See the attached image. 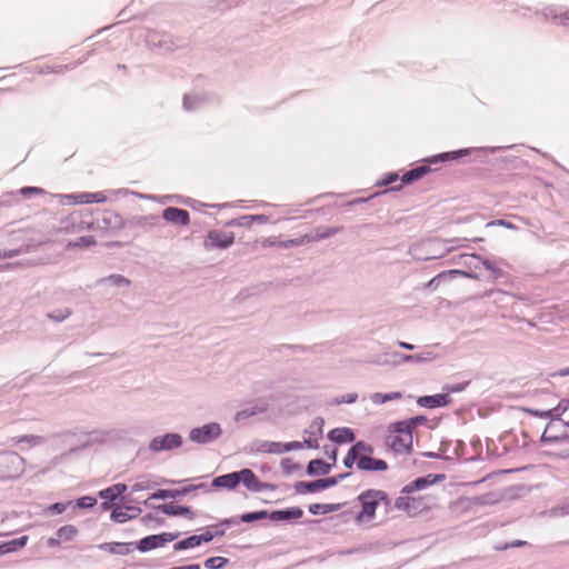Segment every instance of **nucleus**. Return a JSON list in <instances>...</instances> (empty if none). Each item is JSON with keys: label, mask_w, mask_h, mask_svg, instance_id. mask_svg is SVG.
I'll return each instance as SVG.
<instances>
[{"label": "nucleus", "mask_w": 569, "mask_h": 569, "mask_svg": "<svg viewBox=\"0 0 569 569\" xmlns=\"http://www.w3.org/2000/svg\"><path fill=\"white\" fill-rule=\"evenodd\" d=\"M443 479V475H427L417 478L402 488L400 496L395 501V507L409 516H417L430 510L435 499L419 492Z\"/></svg>", "instance_id": "1"}, {"label": "nucleus", "mask_w": 569, "mask_h": 569, "mask_svg": "<svg viewBox=\"0 0 569 569\" xmlns=\"http://www.w3.org/2000/svg\"><path fill=\"white\" fill-rule=\"evenodd\" d=\"M386 446L396 453H408L412 448L411 425L401 421L388 427V435L385 439Z\"/></svg>", "instance_id": "2"}, {"label": "nucleus", "mask_w": 569, "mask_h": 569, "mask_svg": "<svg viewBox=\"0 0 569 569\" xmlns=\"http://www.w3.org/2000/svg\"><path fill=\"white\" fill-rule=\"evenodd\" d=\"M358 501L361 505L360 512L356 516L359 523L369 522L376 516L377 507L383 502L390 503L388 495L383 490L368 489L358 496Z\"/></svg>", "instance_id": "3"}, {"label": "nucleus", "mask_w": 569, "mask_h": 569, "mask_svg": "<svg viewBox=\"0 0 569 569\" xmlns=\"http://www.w3.org/2000/svg\"><path fill=\"white\" fill-rule=\"evenodd\" d=\"M359 459L358 469L362 471H386L388 463L385 460L372 458L373 446L365 441H358L352 446Z\"/></svg>", "instance_id": "4"}, {"label": "nucleus", "mask_w": 569, "mask_h": 569, "mask_svg": "<svg viewBox=\"0 0 569 569\" xmlns=\"http://www.w3.org/2000/svg\"><path fill=\"white\" fill-rule=\"evenodd\" d=\"M94 227L92 213L88 210L70 213L63 221L61 231L64 233H77L91 230Z\"/></svg>", "instance_id": "5"}, {"label": "nucleus", "mask_w": 569, "mask_h": 569, "mask_svg": "<svg viewBox=\"0 0 569 569\" xmlns=\"http://www.w3.org/2000/svg\"><path fill=\"white\" fill-rule=\"evenodd\" d=\"M233 232L214 229L207 233L203 246L207 250H212L216 248L226 249L233 243Z\"/></svg>", "instance_id": "6"}, {"label": "nucleus", "mask_w": 569, "mask_h": 569, "mask_svg": "<svg viewBox=\"0 0 569 569\" xmlns=\"http://www.w3.org/2000/svg\"><path fill=\"white\" fill-rule=\"evenodd\" d=\"M237 473L239 477V483L242 482L243 486L251 491L262 492L276 490L274 485L261 482L251 469H242Z\"/></svg>", "instance_id": "7"}, {"label": "nucleus", "mask_w": 569, "mask_h": 569, "mask_svg": "<svg viewBox=\"0 0 569 569\" xmlns=\"http://www.w3.org/2000/svg\"><path fill=\"white\" fill-rule=\"evenodd\" d=\"M339 230H340V228H317V229H315L312 234H305L297 239H290V240L283 241V242H281V246L284 248H288V247L301 246L305 243H309L311 241H318V240H321V239H325V238L336 234Z\"/></svg>", "instance_id": "8"}, {"label": "nucleus", "mask_w": 569, "mask_h": 569, "mask_svg": "<svg viewBox=\"0 0 569 569\" xmlns=\"http://www.w3.org/2000/svg\"><path fill=\"white\" fill-rule=\"evenodd\" d=\"M567 439V425L561 419L551 420L541 435V441L560 442Z\"/></svg>", "instance_id": "9"}, {"label": "nucleus", "mask_w": 569, "mask_h": 569, "mask_svg": "<svg viewBox=\"0 0 569 569\" xmlns=\"http://www.w3.org/2000/svg\"><path fill=\"white\" fill-rule=\"evenodd\" d=\"M221 435V428L218 423H208L196 428L190 432V439L198 443H208Z\"/></svg>", "instance_id": "10"}, {"label": "nucleus", "mask_w": 569, "mask_h": 569, "mask_svg": "<svg viewBox=\"0 0 569 569\" xmlns=\"http://www.w3.org/2000/svg\"><path fill=\"white\" fill-rule=\"evenodd\" d=\"M63 199L68 203L72 204H89V203H102L107 201L108 197L103 191L98 192H77L64 194Z\"/></svg>", "instance_id": "11"}, {"label": "nucleus", "mask_w": 569, "mask_h": 569, "mask_svg": "<svg viewBox=\"0 0 569 569\" xmlns=\"http://www.w3.org/2000/svg\"><path fill=\"white\" fill-rule=\"evenodd\" d=\"M179 537V532H163L161 535L148 536L140 540L139 549L141 551H149L159 547H162L166 542L176 540Z\"/></svg>", "instance_id": "12"}, {"label": "nucleus", "mask_w": 569, "mask_h": 569, "mask_svg": "<svg viewBox=\"0 0 569 569\" xmlns=\"http://www.w3.org/2000/svg\"><path fill=\"white\" fill-rule=\"evenodd\" d=\"M181 437L177 433H167L151 441L150 448L154 451L169 450L181 446Z\"/></svg>", "instance_id": "13"}, {"label": "nucleus", "mask_w": 569, "mask_h": 569, "mask_svg": "<svg viewBox=\"0 0 569 569\" xmlns=\"http://www.w3.org/2000/svg\"><path fill=\"white\" fill-rule=\"evenodd\" d=\"M162 218L171 223L187 226L190 222V214L187 210L169 207L163 210Z\"/></svg>", "instance_id": "14"}, {"label": "nucleus", "mask_w": 569, "mask_h": 569, "mask_svg": "<svg viewBox=\"0 0 569 569\" xmlns=\"http://www.w3.org/2000/svg\"><path fill=\"white\" fill-rule=\"evenodd\" d=\"M213 539V535L210 531H204L201 535H194L188 537L174 545V550H186L200 546L202 542H209Z\"/></svg>", "instance_id": "15"}, {"label": "nucleus", "mask_w": 569, "mask_h": 569, "mask_svg": "<svg viewBox=\"0 0 569 569\" xmlns=\"http://www.w3.org/2000/svg\"><path fill=\"white\" fill-rule=\"evenodd\" d=\"M141 513V509L138 507L129 506L126 508H114L111 512V519L114 522L123 523L128 520L137 518Z\"/></svg>", "instance_id": "16"}, {"label": "nucleus", "mask_w": 569, "mask_h": 569, "mask_svg": "<svg viewBox=\"0 0 569 569\" xmlns=\"http://www.w3.org/2000/svg\"><path fill=\"white\" fill-rule=\"evenodd\" d=\"M303 511L298 507H292L287 510H277L271 513H268V517L272 521H284V520H296L301 518Z\"/></svg>", "instance_id": "17"}, {"label": "nucleus", "mask_w": 569, "mask_h": 569, "mask_svg": "<svg viewBox=\"0 0 569 569\" xmlns=\"http://www.w3.org/2000/svg\"><path fill=\"white\" fill-rule=\"evenodd\" d=\"M158 509L168 516H184L190 519L193 518V513L189 507L179 506L173 502L160 505Z\"/></svg>", "instance_id": "18"}, {"label": "nucleus", "mask_w": 569, "mask_h": 569, "mask_svg": "<svg viewBox=\"0 0 569 569\" xmlns=\"http://www.w3.org/2000/svg\"><path fill=\"white\" fill-rule=\"evenodd\" d=\"M239 485V477L237 472H231L216 477L212 481V486L217 488H226L229 490L234 489Z\"/></svg>", "instance_id": "19"}, {"label": "nucleus", "mask_w": 569, "mask_h": 569, "mask_svg": "<svg viewBox=\"0 0 569 569\" xmlns=\"http://www.w3.org/2000/svg\"><path fill=\"white\" fill-rule=\"evenodd\" d=\"M430 172V167L427 164L419 166L406 172L401 177L402 184L411 183L416 180L421 179L423 176Z\"/></svg>", "instance_id": "20"}, {"label": "nucleus", "mask_w": 569, "mask_h": 569, "mask_svg": "<svg viewBox=\"0 0 569 569\" xmlns=\"http://www.w3.org/2000/svg\"><path fill=\"white\" fill-rule=\"evenodd\" d=\"M127 490V486L124 483H116L112 485L99 492L100 498L113 501L120 495H122Z\"/></svg>", "instance_id": "21"}, {"label": "nucleus", "mask_w": 569, "mask_h": 569, "mask_svg": "<svg viewBox=\"0 0 569 569\" xmlns=\"http://www.w3.org/2000/svg\"><path fill=\"white\" fill-rule=\"evenodd\" d=\"M418 403L427 408H436L447 405L446 395L425 396L418 399Z\"/></svg>", "instance_id": "22"}, {"label": "nucleus", "mask_w": 569, "mask_h": 569, "mask_svg": "<svg viewBox=\"0 0 569 569\" xmlns=\"http://www.w3.org/2000/svg\"><path fill=\"white\" fill-rule=\"evenodd\" d=\"M329 438L332 441H336V442H339V443L352 442L355 440V435L348 428H338V429H333L329 433Z\"/></svg>", "instance_id": "23"}, {"label": "nucleus", "mask_w": 569, "mask_h": 569, "mask_svg": "<svg viewBox=\"0 0 569 569\" xmlns=\"http://www.w3.org/2000/svg\"><path fill=\"white\" fill-rule=\"evenodd\" d=\"M468 153H469V151L467 149H461V150L452 151V152H445V153H441V154H438V156L427 159L426 162L427 163H437L440 161L443 162V161H448V160H455L462 156H467Z\"/></svg>", "instance_id": "24"}, {"label": "nucleus", "mask_w": 569, "mask_h": 569, "mask_svg": "<svg viewBox=\"0 0 569 569\" xmlns=\"http://www.w3.org/2000/svg\"><path fill=\"white\" fill-rule=\"evenodd\" d=\"M330 463H326L321 459H315L309 462L307 470L309 475H327L330 472Z\"/></svg>", "instance_id": "25"}, {"label": "nucleus", "mask_w": 569, "mask_h": 569, "mask_svg": "<svg viewBox=\"0 0 569 569\" xmlns=\"http://www.w3.org/2000/svg\"><path fill=\"white\" fill-rule=\"evenodd\" d=\"M97 241L92 236H82L67 243V249H86L96 246Z\"/></svg>", "instance_id": "26"}, {"label": "nucleus", "mask_w": 569, "mask_h": 569, "mask_svg": "<svg viewBox=\"0 0 569 569\" xmlns=\"http://www.w3.org/2000/svg\"><path fill=\"white\" fill-rule=\"evenodd\" d=\"M192 489H196V487L193 486H190L188 488H183L182 490L180 491H173V490H164V489H161V490H158L157 492L152 493L148 500H151V499H167V498H174L177 497L178 495H184L189 491H191Z\"/></svg>", "instance_id": "27"}, {"label": "nucleus", "mask_w": 569, "mask_h": 569, "mask_svg": "<svg viewBox=\"0 0 569 569\" xmlns=\"http://www.w3.org/2000/svg\"><path fill=\"white\" fill-rule=\"evenodd\" d=\"M56 536L60 538L61 542H69L78 536V529L73 525H67L59 528Z\"/></svg>", "instance_id": "28"}, {"label": "nucleus", "mask_w": 569, "mask_h": 569, "mask_svg": "<svg viewBox=\"0 0 569 569\" xmlns=\"http://www.w3.org/2000/svg\"><path fill=\"white\" fill-rule=\"evenodd\" d=\"M401 397H402V395L400 392H390V393L376 392L375 395H372L371 400L376 405H383L387 401L401 399Z\"/></svg>", "instance_id": "29"}, {"label": "nucleus", "mask_w": 569, "mask_h": 569, "mask_svg": "<svg viewBox=\"0 0 569 569\" xmlns=\"http://www.w3.org/2000/svg\"><path fill=\"white\" fill-rule=\"evenodd\" d=\"M266 518H268V511L261 510V511H256V512L243 513L240 519L242 522H252V521L261 520V519H266Z\"/></svg>", "instance_id": "30"}, {"label": "nucleus", "mask_w": 569, "mask_h": 569, "mask_svg": "<svg viewBox=\"0 0 569 569\" xmlns=\"http://www.w3.org/2000/svg\"><path fill=\"white\" fill-rule=\"evenodd\" d=\"M227 562V559L223 557H211L204 561V567L208 569H220Z\"/></svg>", "instance_id": "31"}, {"label": "nucleus", "mask_w": 569, "mask_h": 569, "mask_svg": "<svg viewBox=\"0 0 569 569\" xmlns=\"http://www.w3.org/2000/svg\"><path fill=\"white\" fill-rule=\"evenodd\" d=\"M552 20L558 26L569 27V10L555 14Z\"/></svg>", "instance_id": "32"}, {"label": "nucleus", "mask_w": 569, "mask_h": 569, "mask_svg": "<svg viewBox=\"0 0 569 569\" xmlns=\"http://www.w3.org/2000/svg\"><path fill=\"white\" fill-rule=\"evenodd\" d=\"M358 463H359V459L357 458V455H356L355 450L351 447L349 449V451L347 452L346 457L343 458V465L347 468H352L353 465L358 466Z\"/></svg>", "instance_id": "33"}, {"label": "nucleus", "mask_w": 569, "mask_h": 569, "mask_svg": "<svg viewBox=\"0 0 569 569\" xmlns=\"http://www.w3.org/2000/svg\"><path fill=\"white\" fill-rule=\"evenodd\" d=\"M20 194L23 197H30L34 194H42L44 191L41 188L38 187H24L19 190Z\"/></svg>", "instance_id": "34"}, {"label": "nucleus", "mask_w": 569, "mask_h": 569, "mask_svg": "<svg viewBox=\"0 0 569 569\" xmlns=\"http://www.w3.org/2000/svg\"><path fill=\"white\" fill-rule=\"evenodd\" d=\"M70 315H71V311L69 309H64V310H58L52 313H49L48 317L56 321H62L66 318H68Z\"/></svg>", "instance_id": "35"}, {"label": "nucleus", "mask_w": 569, "mask_h": 569, "mask_svg": "<svg viewBox=\"0 0 569 569\" xmlns=\"http://www.w3.org/2000/svg\"><path fill=\"white\" fill-rule=\"evenodd\" d=\"M527 545V541L525 540H515L512 542H508V543H505L502 546H498L496 547L497 550L499 551H503V550H507L509 548H518V547H523Z\"/></svg>", "instance_id": "36"}, {"label": "nucleus", "mask_w": 569, "mask_h": 569, "mask_svg": "<svg viewBox=\"0 0 569 569\" xmlns=\"http://www.w3.org/2000/svg\"><path fill=\"white\" fill-rule=\"evenodd\" d=\"M266 451L271 453H283L284 452V443L281 442H271L268 445Z\"/></svg>", "instance_id": "37"}, {"label": "nucleus", "mask_w": 569, "mask_h": 569, "mask_svg": "<svg viewBox=\"0 0 569 569\" xmlns=\"http://www.w3.org/2000/svg\"><path fill=\"white\" fill-rule=\"evenodd\" d=\"M323 485L325 483H322V479H319V480L306 483V489L309 492H316L319 490H323Z\"/></svg>", "instance_id": "38"}, {"label": "nucleus", "mask_w": 569, "mask_h": 569, "mask_svg": "<svg viewBox=\"0 0 569 569\" xmlns=\"http://www.w3.org/2000/svg\"><path fill=\"white\" fill-rule=\"evenodd\" d=\"M97 503V499L92 497H82L78 499V506L80 508H90Z\"/></svg>", "instance_id": "39"}, {"label": "nucleus", "mask_w": 569, "mask_h": 569, "mask_svg": "<svg viewBox=\"0 0 569 569\" xmlns=\"http://www.w3.org/2000/svg\"><path fill=\"white\" fill-rule=\"evenodd\" d=\"M331 510H332V508H330L328 505L315 503V505L309 506V511L313 515H318L320 511L329 512Z\"/></svg>", "instance_id": "40"}, {"label": "nucleus", "mask_w": 569, "mask_h": 569, "mask_svg": "<svg viewBox=\"0 0 569 569\" xmlns=\"http://www.w3.org/2000/svg\"><path fill=\"white\" fill-rule=\"evenodd\" d=\"M153 487V483L149 480L134 483L131 489L132 491L149 490Z\"/></svg>", "instance_id": "41"}, {"label": "nucleus", "mask_w": 569, "mask_h": 569, "mask_svg": "<svg viewBox=\"0 0 569 569\" xmlns=\"http://www.w3.org/2000/svg\"><path fill=\"white\" fill-rule=\"evenodd\" d=\"M18 550L17 546H13V540L4 542L0 546V555L13 552Z\"/></svg>", "instance_id": "42"}, {"label": "nucleus", "mask_w": 569, "mask_h": 569, "mask_svg": "<svg viewBox=\"0 0 569 569\" xmlns=\"http://www.w3.org/2000/svg\"><path fill=\"white\" fill-rule=\"evenodd\" d=\"M109 280L117 286L129 284V281L121 276H111Z\"/></svg>", "instance_id": "43"}, {"label": "nucleus", "mask_w": 569, "mask_h": 569, "mask_svg": "<svg viewBox=\"0 0 569 569\" xmlns=\"http://www.w3.org/2000/svg\"><path fill=\"white\" fill-rule=\"evenodd\" d=\"M301 448H302V443L299 441H292V442L284 443V452L290 451V450H299Z\"/></svg>", "instance_id": "44"}, {"label": "nucleus", "mask_w": 569, "mask_h": 569, "mask_svg": "<svg viewBox=\"0 0 569 569\" xmlns=\"http://www.w3.org/2000/svg\"><path fill=\"white\" fill-rule=\"evenodd\" d=\"M66 509H67L66 505L61 503V502L53 503L49 507V510H51L56 513H62L66 511Z\"/></svg>", "instance_id": "45"}, {"label": "nucleus", "mask_w": 569, "mask_h": 569, "mask_svg": "<svg viewBox=\"0 0 569 569\" xmlns=\"http://www.w3.org/2000/svg\"><path fill=\"white\" fill-rule=\"evenodd\" d=\"M489 224L490 226H501V227H506V228H509V229H513L515 228V226L511 222H509L507 220H503V219L491 221Z\"/></svg>", "instance_id": "46"}, {"label": "nucleus", "mask_w": 569, "mask_h": 569, "mask_svg": "<svg viewBox=\"0 0 569 569\" xmlns=\"http://www.w3.org/2000/svg\"><path fill=\"white\" fill-rule=\"evenodd\" d=\"M398 180V174L397 173H389L386 176V178L382 180V184L385 186H388L395 181Z\"/></svg>", "instance_id": "47"}, {"label": "nucleus", "mask_w": 569, "mask_h": 569, "mask_svg": "<svg viewBox=\"0 0 569 569\" xmlns=\"http://www.w3.org/2000/svg\"><path fill=\"white\" fill-rule=\"evenodd\" d=\"M27 541H28V536H22L18 539H13V546H17V548L20 549L26 546Z\"/></svg>", "instance_id": "48"}, {"label": "nucleus", "mask_w": 569, "mask_h": 569, "mask_svg": "<svg viewBox=\"0 0 569 569\" xmlns=\"http://www.w3.org/2000/svg\"><path fill=\"white\" fill-rule=\"evenodd\" d=\"M337 482H338V478H335V477L322 479V483H325L323 489L332 487V486L337 485Z\"/></svg>", "instance_id": "49"}, {"label": "nucleus", "mask_w": 569, "mask_h": 569, "mask_svg": "<svg viewBox=\"0 0 569 569\" xmlns=\"http://www.w3.org/2000/svg\"><path fill=\"white\" fill-rule=\"evenodd\" d=\"M47 543L49 547H56L61 543V540L58 536H56V537L49 538Z\"/></svg>", "instance_id": "50"}, {"label": "nucleus", "mask_w": 569, "mask_h": 569, "mask_svg": "<svg viewBox=\"0 0 569 569\" xmlns=\"http://www.w3.org/2000/svg\"><path fill=\"white\" fill-rule=\"evenodd\" d=\"M250 218L258 222H267L268 221V218L263 214H256V216H251Z\"/></svg>", "instance_id": "51"}, {"label": "nucleus", "mask_w": 569, "mask_h": 569, "mask_svg": "<svg viewBox=\"0 0 569 569\" xmlns=\"http://www.w3.org/2000/svg\"><path fill=\"white\" fill-rule=\"evenodd\" d=\"M305 442H306L307 447H309V448H317L318 447V443H317L316 440L315 441L306 440Z\"/></svg>", "instance_id": "52"}, {"label": "nucleus", "mask_w": 569, "mask_h": 569, "mask_svg": "<svg viewBox=\"0 0 569 569\" xmlns=\"http://www.w3.org/2000/svg\"><path fill=\"white\" fill-rule=\"evenodd\" d=\"M329 458L332 460V463H335L337 460V451L332 450V452L329 455Z\"/></svg>", "instance_id": "53"}, {"label": "nucleus", "mask_w": 569, "mask_h": 569, "mask_svg": "<svg viewBox=\"0 0 569 569\" xmlns=\"http://www.w3.org/2000/svg\"><path fill=\"white\" fill-rule=\"evenodd\" d=\"M400 346H401L402 348H405V349H409V350L413 349V346H412V345H409V343H406V342H400Z\"/></svg>", "instance_id": "54"}, {"label": "nucleus", "mask_w": 569, "mask_h": 569, "mask_svg": "<svg viewBox=\"0 0 569 569\" xmlns=\"http://www.w3.org/2000/svg\"><path fill=\"white\" fill-rule=\"evenodd\" d=\"M483 266L486 267V269H488V270H492V264H491V262H489V261L485 260V261H483Z\"/></svg>", "instance_id": "55"}, {"label": "nucleus", "mask_w": 569, "mask_h": 569, "mask_svg": "<svg viewBox=\"0 0 569 569\" xmlns=\"http://www.w3.org/2000/svg\"><path fill=\"white\" fill-rule=\"evenodd\" d=\"M449 273H450V274H453V273H460V274H463V276H468V273H467V272H465V271H460V270H451V271H449Z\"/></svg>", "instance_id": "56"}, {"label": "nucleus", "mask_w": 569, "mask_h": 569, "mask_svg": "<svg viewBox=\"0 0 569 569\" xmlns=\"http://www.w3.org/2000/svg\"><path fill=\"white\" fill-rule=\"evenodd\" d=\"M102 506H103L104 509H109L110 508V506L107 502H103Z\"/></svg>", "instance_id": "57"}, {"label": "nucleus", "mask_w": 569, "mask_h": 569, "mask_svg": "<svg viewBox=\"0 0 569 569\" xmlns=\"http://www.w3.org/2000/svg\"><path fill=\"white\" fill-rule=\"evenodd\" d=\"M437 278H433L432 280H430L429 284H432L435 282Z\"/></svg>", "instance_id": "58"}]
</instances>
